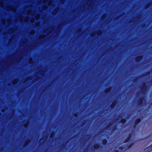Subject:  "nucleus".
Returning <instances> with one entry per match:
<instances>
[{
  "mask_svg": "<svg viewBox=\"0 0 152 152\" xmlns=\"http://www.w3.org/2000/svg\"><path fill=\"white\" fill-rule=\"evenodd\" d=\"M119 118V117H118L117 118ZM121 117H120V118H118V120H119V119H121Z\"/></svg>",
  "mask_w": 152,
  "mask_h": 152,
  "instance_id": "nucleus-34",
  "label": "nucleus"
},
{
  "mask_svg": "<svg viewBox=\"0 0 152 152\" xmlns=\"http://www.w3.org/2000/svg\"><path fill=\"white\" fill-rule=\"evenodd\" d=\"M110 90H111V88H109L108 89L105 90V92L106 93H108L110 91Z\"/></svg>",
  "mask_w": 152,
  "mask_h": 152,
  "instance_id": "nucleus-6",
  "label": "nucleus"
},
{
  "mask_svg": "<svg viewBox=\"0 0 152 152\" xmlns=\"http://www.w3.org/2000/svg\"><path fill=\"white\" fill-rule=\"evenodd\" d=\"M121 123L124 124V123L126 122V120L125 119H121Z\"/></svg>",
  "mask_w": 152,
  "mask_h": 152,
  "instance_id": "nucleus-8",
  "label": "nucleus"
},
{
  "mask_svg": "<svg viewBox=\"0 0 152 152\" xmlns=\"http://www.w3.org/2000/svg\"><path fill=\"white\" fill-rule=\"evenodd\" d=\"M141 121V120L140 119H137L135 121V124L136 125H137Z\"/></svg>",
  "mask_w": 152,
  "mask_h": 152,
  "instance_id": "nucleus-5",
  "label": "nucleus"
},
{
  "mask_svg": "<svg viewBox=\"0 0 152 152\" xmlns=\"http://www.w3.org/2000/svg\"><path fill=\"white\" fill-rule=\"evenodd\" d=\"M124 148V147H120V148L119 149V150H121V149H123Z\"/></svg>",
  "mask_w": 152,
  "mask_h": 152,
  "instance_id": "nucleus-25",
  "label": "nucleus"
},
{
  "mask_svg": "<svg viewBox=\"0 0 152 152\" xmlns=\"http://www.w3.org/2000/svg\"><path fill=\"white\" fill-rule=\"evenodd\" d=\"M21 45H22V46H23V44H21Z\"/></svg>",
  "mask_w": 152,
  "mask_h": 152,
  "instance_id": "nucleus-35",
  "label": "nucleus"
},
{
  "mask_svg": "<svg viewBox=\"0 0 152 152\" xmlns=\"http://www.w3.org/2000/svg\"><path fill=\"white\" fill-rule=\"evenodd\" d=\"M42 9L43 10H45L47 9V7L46 6H44L43 7Z\"/></svg>",
  "mask_w": 152,
  "mask_h": 152,
  "instance_id": "nucleus-19",
  "label": "nucleus"
},
{
  "mask_svg": "<svg viewBox=\"0 0 152 152\" xmlns=\"http://www.w3.org/2000/svg\"><path fill=\"white\" fill-rule=\"evenodd\" d=\"M34 21V19L32 18L30 20V22L31 23H33Z\"/></svg>",
  "mask_w": 152,
  "mask_h": 152,
  "instance_id": "nucleus-18",
  "label": "nucleus"
},
{
  "mask_svg": "<svg viewBox=\"0 0 152 152\" xmlns=\"http://www.w3.org/2000/svg\"><path fill=\"white\" fill-rule=\"evenodd\" d=\"M1 23L3 24H4L5 23V20L4 19H3L1 20Z\"/></svg>",
  "mask_w": 152,
  "mask_h": 152,
  "instance_id": "nucleus-20",
  "label": "nucleus"
},
{
  "mask_svg": "<svg viewBox=\"0 0 152 152\" xmlns=\"http://www.w3.org/2000/svg\"><path fill=\"white\" fill-rule=\"evenodd\" d=\"M52 137V135H50V137H51H51Z\"/></svg>",
  "mask_w": 152,
  "mask_h": 152,
  "instance_id": "nucleus-36",
  "label": "nucleus"
},
{
  "mask_svg": "<svg viewBox=\"0 0 152 152\" xmlns=\"http://www.w3.org/2000/svg\"><path fill=\"white\" fill-rule=\"evenodd\" d=\"M151 148L152 147V144L151 145Z\"/></svg>",
  "mask_w": 152,
  "mask_h": 152,
  "instance_id": "nucleus-38",
  "label": "nucleus"
},
{
  "mask_svg": "<svg viewBox=\"0 0 152 152\" xmlns=\"http://www.w3.org/2000/svg\"><path fill=\"white\" fill-rule=\"evenodd\" d=\"M119 151H120V152L121 151H118V150H115L114 152H118Z\"/></svg>",
  "mask_w": 152,
  "mask_h": 152,
  "instance_id": "nucleus-27",
  "label": "nucleus"
},
{
  "mask_svg": "<svg viewBox=\"0 0 152 152\" xmlns=\"http://www.w3.org/2000/svg\"><path fill=\"white\" fill-rule=\"evenodd\" d=\"M133 135H134V134H133V135H132V136H133Z\"/></svg>",
  "mask_w": 152,
  "mask_h": 152,
  "instance_id": "nucleus-41",
  "label": "nucleus"
},
{
  "mask_svg": "<svg viewBox=\"0 0 152 152\" xmlns=\"http://www.w3.org/2000/svg\"><path fill=\"white\" fill-rule=\"evenodd\" d=\"M126 147H127V146H126V147H125V148H126Z\"/></svg>",
  "mask_w": 152,
  "mask_h": 152,
  "instance_id": "nucleus-43",
  "label": "nucleus"
},
{
  "mask_svg": "<svg viewBox=\"0 0 152 152\" xmlns=\"http://www.w3.org/2000/svg\"><path fill=\"white\" fill-rule=\"evenodd\" d=\"M107 143V140L106 139H104L102 141V143L104 145H105Z\"/></svg>",
  "mask_w": 152,
  "mask_h": 152,
  "instance_id": "nucleus-7",
  "label": "nucleus"
},
{
  "mask_svg": "<svg viewBox=\"0 0 152 152\" xmlns=\"http://www.w3.org/2000/svg\"><path fill=\"white\" fill-rule=\"evenodd\" d=\"M17 82V80H15L14 81V84H15V83H16Z\"/></svg>",
  "mask_w": 152,
  "mask_h": 152,
  "instance_id": "nucleus-26",
  "label": "nucleus"
},
{
  "mask_svg": "<svg viewBox=\"0 0 152 152\" xmlns=\"http://www.w3.org/2000/svg\"><path fill=\"white\" fill-rule=\"evenodd\" d=\"M34 31H31V32H30V34H31V35H32L33 34H34Z\"/></svg>",
  "mask_w": 152,
  "mask_h": 152,
  "instance_id": "nucleus-21",
  "label": "nucleus"
},
{
  "mask_svg": "<svg viewBox=\"0 0 152 152\" xmlns=\"http://www.w3.org/2000/svg\"><path fill=\"white\" fill-rule=\"evenodd\" d=\"M48 0H44V1L45 2H46Z\"/></svg>",
  "mask_w": 152,
  "mask_h": 152,
  "instance_id": "nucleus-31",
  "label": "nucleus"
},
{
  "mask_svg": "<svg viewBox=\"0 0 152 152\" xmlns=\"http://www.w3.org/2000/svg\"><path fill=\"white\" fill-rule=\"evenodd\" d=\"M133 135H134V134H133V135H132V136H133Z\"/></svg>",
  "mask_w": 152,
  "mask_h": 152,
  "instance_id": "nucleus-39",
  "label": "nucleus"
},
{
  "mask_svg": "<svg viewBox=\"0 0 152 152\" xmlns=\"http://www.w3.org/2000/svg\"><path fill=\"white\" fill-rule=\"evenodd\" d=\"M133 135H134V134H133V135H132V136H133Z\"/></svg>",
  "mask_w": 152,
  "mask_h": 152,
  "instance_id": "nucleus-40",
  "label": "nucleus"
},
{
  "mask_svg": "<svg viewBox=\"0 0 152 152\" xmlns=\"http://www.w3.org/2000/svg\"><path fill=\"white\" fill-rule=\"evenodd\" d=\"M29 19V18L28 17H26L24 19V21L26 22L28 21Z\"/></svg>",
  "mask_w": 152,
  "mask_h": 152,
  "instance_id": "nucleus-10",
  "label": "nucleus"
},
{
  "mask_svg": "<svg viewBox=\"0 0 152 152\" xmlns=\"http://www.w3.org/2000/svg\"><path fill=\"white\" fill-rule=\"evenodd\" d=\"M108 124V126H107V128H110L111 127V126L112 125L111 124Z\"/></svg>",
  "mask_w": 152,
  "mask_h": 152,
  "instance_id": "nucleus-16",
  "label": "nucleus"
},
{
  "mask_svg": "<svg viewBox=\"0 0 152 152\" xmlns=\"http://www.w3.org/2000/svg\"><path fill=\"white\" fill-rule=\"evenodd\" d=\"M0 6L1 7H4V5L3 4L1 3L0 5Z\"/></svg>",
  "mask_w": 152,
  "mask_h": 152,
  "instance_id": "nucleus-24",
  "label": "nucleus"
},
{
  "mask_svg": "<svg viewBox=\"0 0 152 152\" xmlns=\"http://www.w3.org/2000/svg\"><path fill=\"white\" fill-rule=\"evenodd\" d=\"M95 147H96V149H97L99 148V146L97 144H96Z\"/></svg>",
  "mask_w": 152,
  "mask_h": 152,
  "instance_id": "nucleus-15",
  "label": "nucleus"
},
{
  "mask_svg": "<svg viewBox=\"0 0 152 152\" xmlns=\"http://www.w3.org/2000/svg\"><path fill=\"white\" fill-rule=\"evenodd\" d=\"M145 26V24L142 25V27H144Z\"/></svg>",
  "mask_w": 152,
  "mask_h": 152,
  "instance_id": "nucleus-29",
  "label": "nucleus"
},
{
  "mask_svg": "<svg viewBox=\"0 0 152 152\" xmlns=\"http://www.w3.org/2000/svg\"><path fill=\"white\" fill-rule=\"evenodd\" d=\"M39 18V15H37L35 16V18L37 20Z\"/></svg>",
  "mask_w": 152,
  "mask_h": 152,
  "instance_id": "nucleus-17",
  "label": "nucleus"
},
{
  "mask_svg": "<svg viewBox=\"0 0 152 152\" xmlns=\"http://www.w3.org/2000/svg\"><path fill=\"white\" fill-rule=\"evenodd\" d=\"M142 58V56H139L136 57L135 58V60L137 61L138 62L141 60Z\"/></svg>",
  "mask_w": 152,
  "mask_h": 152,
  "instance_id": "nucleus-3",
  "label": "nucleus"
},
{
  "mask_svg": "<svg viewBox=\"0 0 152 152\" xmlns=\"http://www.w3.org/2000/svg\"><path fill=\"white\" fill-rule=\"evenodd\" d=\"M38 24H39L38 25H37V26H38Z\"/></svg>",
  "mask_w": 152,
  "mask_h": 152,
  "instance_id": "nucleus-42",
  "label": "nucleus"
},
{
  "mask_svg": "<svg viewBox=\"0 0 152 152\" xmlns=\"http://www.w3.org/2000/svg\"><path fill=\"white\" fill-rule=\"evenodd\" d=\"M116 129V127H114V129H113L112 130H113V131L115 129Z\"/></svg>",
  "mask_w": 152,
  "mask_h": 152,
  "instance_id": "nucleus-28",
  "label": "nucleus"
},
{
  "mask_svg": "<svg viewBox=\"0 0 152 152\" xmlns=\"http://www.w3.org/2000/svg\"><path fill=\"white\" fill-rule=\"evenodd\" d=\"M31 60H32V59H31H31H30V61H31Z\"/></svg>",
  "mask_w": 152,
  "mask_h": 152,
  "instance_id": "nucleus-37",
  "label": "nucleus"
},
{
  "mask_svg": "<svg viewBox=\"0 0 152 152\" xmlns=\"http://www.w3.org/2000/svg\"><path fill=\"white\" fill-rule=\"evenodd\" d=\"M134 143H133L132 144H131L130 145H129L127 147V148L128 149H129L130 148H131L133 145Z\"/></svg>",
  "mask_w": 152,
  "mask_h": 152,
  "instance_id": "nucleus-11",
  "label": "nucleus"
},
{
  "mask_svg": "<svg viewBox=\"0 0 152 152\" xmlns=\"http://www.w3.org/2000/svg\"><path fill=\"white\" fill-rule=\"evenodd\" d=\"M13 32V31L12 29L10 30L8 32V33L9 34H11V33H12Z\"/></svg>",
  "mask_w": 152,
  "mask_h": 152,
  "instance_id": "nucleus-13",
  "label": "nucleus"
},
{
  "mask_svg": "<svg viewBox=\"0 0 152 152\" xmlns=\"http://www.w3.org/2000/svg\"><path fill=\"white\" fill-rule=\"evenodd\" d=\"M132 133L131 134H130L129 136V137L128 138H127L125 141L124 142H128L130 140L131 137L132 136L131 135L132 134Z\"/></svg>",
  "mask_w": 152,
  "mask_h": 152,
  "instance_id": "nucleus-4",
  "label": "nucleus"
},
{
  "mask_svg": "<svg viewBox=\"0 0 152 152\" xmlns=\"http://www.w3.org/2000/svg\"><path fill=\"white\" fill-rule=\"evenodd\" d=\"M28 124V123H27L26 125H24L25 127H26L27 126V125Z\"/></svg>",
  "mask_w": 152,
  "mask_h": 152,
  "instance_id": "nucleus-32",
  "label": "nucleus"
},
{
  "mask_svg": "<svg viewBox=\"0 0 152 152\" xmlns=\"http://www.w3.org/2000/svg\"><path fill=\"white\" fill-rule=\"evenodd\" d=\"M143 99L144 98L143 97H142L140 99L139 101L138 102V104L139 105H141L143 102Z\"/></svg>",
  "mask_w": 152,
  "mask_h": 152,
  "instance_id": "nucleus-2",
  "label": "nucleus"
},
{
  "mask_svg": "<svg viewBox=\"0 0 152 152\" xmlns=\"http://www.w3.org/2000/svg\"><path fill=\"white\" fill-rule=\"evenodd\" d=\"M19 18L20 20H22L23 19V17L22 16H20L19 17Z\"/></svg>",
  "mask_w": 152,
  "mask_h": 152,
  "instance_id": "nucleus-14",
  "label": "nucleus"
},
{
  "mask_svg": "<svg viewBox=\"0 0 152 152\" xmlns=\"http://www.w3.org/2000/svg\"><path fill=\"white\" fill-rule=\"evenodd\" d=\"M44 37V36H41L40 37V38H43Z\"/></svg>",
  "mask_w": 152,
  "mask_h": 152,
  "instance_id": "nucleus-30",
  "label": "nucleus"
},
{
  "mask_svg": "<svg viewBox=\"0 0 152 152\" xmlns=\"http://www.w3.org/2000/svg\"><path fill=\"white\" fill-rule=\"evenodd\" d=\"M52 3V1H49L48 3V4L49 5H50L51 3Z\"/></svg>",
  "mask_w": 152,
  "mask_h": 152,
  "instance_id": "nucleus-23",
  "label": "nucleus"
},
{
  "mask_svg": "<svg viewBox=\"0 0 152 152\" xmlns=\"http://www.w3.org/2000/svg\"><path fill=\"white\" fill-rule=\"evenodd\" d=\"M146 87L145 83H143L142 86L141 91L142 94L145 93L146 91Z\"/></svg>",
  "mask_w": 152,
  "mask_h": 152,
  "instance_id": "nucleus-1",
  "label": "nucleus"
},
{
  "mask_svg": "<svg viewBox=\"0 0 152 152\" xmlns=\"http://www.w3.org/2000/svg\"><path fill=\"white\" fill-rule=\"evenodd\" d=\"M31 12L30 10L28 11L27 12V14H31Z\"/></svg>",
  "mask_w": 152,
  "mask_h": 152,
  "instance_id": "nucleus-22",
  "label": "nucleus"
},
{
  "mask_svg": "<svg viewBox=\"0 0 152 152\" xmlns=\"http://www.w3.org/2000/svg\"><path fill=\"white\" fill-rule=\"evenodd\" d=\"M91 36H94V34H91Z\"/></svg>",
  "mask_w": 152,
  "mask_h": 152,
  "instance_id": "nucleus-33",
  "label": "nucleus"
},
{
  "mask_svg": "<svg viewBox=\"0 0 152 152\" xmlns=\"http://www.w3.org/2000/svg\"><path fill=\"white\" fill-rule=\"evenodd\" d=\"M149 148L150 147H149L147 148H145L144 150V151L145 152H147L149 150Z\"/></svg>",
  "mask_w": 152,
  "mask_h": 152,
  "instance_id": "nucleus-9",
  "label": "nucleus"
},
{
  "mask_svg": "<svg viewBox=\"0 0 152 152\" xmlns=\"http://www.w3.org/2000/svg\"><path fill=\"white\" fill-rule=\"evenodd\" d=\"M138 79L137 78H135L133 80L134 82V83L136 82H137L138 81Z\"/></svg>",
  "mask_w": 152,
  "mask_h": 152,
  "instance_id": "nucleus-12",
  "label": "nucleus"
}]
</instances>
